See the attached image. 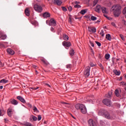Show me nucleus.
<instances>
[{
	"instance_id": "37998d69",
	"label": "nucleus",
	"mask_w": 126,
	"mask_h": 126,
	"mask_svg": "<svg viewBox=\"0 0 126 126\" xmlns=\"http://www.w3.org/2000/svg\"><path fill=\"white\" fill-rule=\"evenodd\" d=\"M66 68L70 69L72 67V65L71 64H67L66 66Z\"/></svg>"
},
{
	"instance_id": "7ed1b4c3",
	"label": "nucleus",
	"mask_w": 126,
	"mask_h": 126,
	"mask_svg": "<svg viewBox=\"0 0 126 126\" xmlns=\"http://www.w3.org/2000/svg\"><path fill=\"white\" fill-rule=\"evenodd\" d=\"M102 103H103L104 105H106L109 107H111L112 106V101L108 98H105L103 99L102 100Z\"/></svg>"
},
{
	"instance_id": "ea45409f",
	"label": "nucleus",
	"mask_w": 126,
	"mask_h": 126,
	"mask_svg": "<svg viewBox=\"0 0 126 126\" xmlns=\"http://www.w3.org/2000/svg\"><path fill=\"white\" fill-rule=\"evenodd\" d=\"M32 118L33 121H36L37 120V118L34 116H32Z\"/></svg>"
},
{
	"instance_id": "4d7b16f0",
	"label": "nucleus",
	"mask_w": 126,
	"mask_h": 126,
	"mask_svg": "<svg viewBox=\"0 0 126 126\" xmlns=\"http://www.w3.org/2000/svg\"><path fill=\"white\" fill-rule=\"evenodd\" d=\"M3 65V64L1 63V62L0 61V67L2 66Z\"/></svg>"
},
{
	"instance_id": "864d4df0",
	"label": "nucleus",
	"mask_w": 126,
	"mask_h": 126,
	"mask_svg": "<svg viewBox=\"0 0 126 126\" xmlns=\"http://www.w3.org/2000/svg\"><path fill=\"white\" fill-rule=\"evenodd\" d=\"M99 66L100 67V68H101V69H103V68H104V67H103V65H102V64L100 63V64H99Z\"/></svg>"
},
{
	"instance_id": "393cba45",
	"label": "nucleus",
	"mask_w": 126,
	"mask_h": 126,
	"mask_svg": "<svg viewBox=\"0 0 126 126\" xmlns=\"http://www.w3.org/2000/svg\"><path fill=\"white\" fill-rule=\"evenodd\" d=\"M32 109H33L34 112H35V113H39V110L37 109V108L35 106H33Z\"/></svg>"
},
{
	"instance_id": "39448f33",
	"label": "nucleus",
	"mask_w": 126,
	"mask_h": 126,
	"mask_svg": "<svg viewBox=\"0 0 126 126\" xmlns=\"http://www.w3.org/2000/svg\"><path fill=\"white\" fill-rule=\"evenodd\" d=\"M34 8L36 11L39 13L41 12L43 10L42 6L37 4L34 5Z\"/></svg>"
},
{
	"instance_id": "09e8293b",
	"label": "nucleus",
	"mask_w": 126,
	"mask_h": 126,
	"mask_svg": "<svg viewBox=\"0 0 126 126\" xmlns=\"http://www.w3.org/2000/svg\"><path fill=\"white\" fill-rule=\"evenodd\" d=\"M123 13L124 14H126V7L123 10Z\"/></svg>"
},
{
	"instance_id": "052dcab7",
	"label": "nucleus",
	"mask_w": 126,
	"mask_h": 126,
	"mask_svg": "<svg viewBox=\"0 0 126 126\" xmlns=\"http://www.w3.org/2000/svg\"><path fill=\"white\" fill-rule=\"evenodd\" d=\"M124 24L126 26V21L124 20Z\"/></svg>"
},
{
	"instance_id": "c85d7f7f",
	"label": "nucleus",
	"mask_w": 126,
	"mask_h": 126,
	"mask_svg": "<svg viewBox=\"0 0 126 126\" xmlns=\"http://www.w3.org/2000/svg\"><path fill=\"white\" fill-rule=\"evenodd\" d=\"M8 82V80H5L4 79H2L0 81V84L2 83L5 84V83H7Z\"/></svg>"
},
{
	"instance_id": "473e14b6",
	"label": "nucleus",
	"mask_w": 126,
	"mask_h": 126,
	"mask_svg": "<svg viewBox=\"0 0 126 126\" xmlns=\"http://www.w3.org/2000/svg\"><path fill=\"white\" fill-rule=\"evenodd\" d=\"M112 94V92H110V93H108V95H106L105 96L108 98H110L111 97Z\"/></svg>"
},
{
	"instance_id": "69168bd1",
	"label": "nucleus",
	"mask_w": 126,
	"mask_h": 126,
	"mask_svg": "<svg viewBox=\"0 0 126 126\" xmlns=\"http://www.w3.org/2000/svg\"><path fill=\"white\" fill-rule=\"evenodd\" d=\"M39 88L38 87H37L36 88H35V90H37Z\"/></svg>"
},
{
	"instance_id": "cd10ccee",
	"label": "nucleus",
	"mask_w": 126,
	"mask_h": 126,
	"mask_svg": "<svg viewBox=\"0 0 126 126\" xmlns=\"http://www.w3.org/2000/svg\"><path fill=\"white\" fill-rule=\"evenodd\" d=\"M86 13H87V10L86 9L81 10V11L80 12V13L82 15H84Z\"/></svg>"
},
{
	"instance_id": "f8f14e48",
	"label": "nucleus",
	"mask_w": 126,
	"mask_h": 126,
	"mask_svg": "<svg viewBox=\"0 0 126 126\" xmlns=\"http://www.w3.org/2000/svg\"><path fill=\"white\" fill-rule=\"evenodd\" d=\"M101 8H102V7H101V5H97L95 8V11H96V12H98V13H100V11L101 10Z\"/></svg>"
},
{
	"instance_id": "412c9836",
	"label": "nucleus",
	"mask_w": 126,
	"mask_h": 126,
	"mask_svg": "<svg viewBox=\"0 0 126 126\" xmlns=\"http://www.w3.org/2000/svg\"><path fill=\"white\" fill-rule=\"evenodd\" d=\"M106 39H107L109 41H111L112 39L111 34H109V33H108V34H106Z\"/></svg>"
},
{
	"instance_id": "1a4fd4ad",
	"label": "nucleus",
	"mask_w": 126,
	"mask_h": 126,
	"mask_svg": "<svg viewBox=\"0 0 126 126\" xmlns=\"http://www.w3.org/2000/svg\"><path fill=\"white\" fill-rule=\"evenodd\" d=\"M88 125L89 126H96V123L92 119H90L88 121Z\"/></svg>"
},
{
	"instance_id": "4be33fe9",
	"label": "nucleus",
	"mask_w": 126,
	"mask_h": 126,
	"mask_svg": "<svg viewBox=\"0 0 126 126\" xmlns=\"http://www.w3.org/2000/svg\"><path fill=\"white\" fill-rule=\"evenodd\" d=\"M113 72L116 75H118V76H119L121 74V72H120V71H118V70H116V69L113 70Z\"/></svg>"
},
{
	"instance_id": "a19ab883",
	"label": "nucleus",
	"mask_w": 126,
	"mask_h": 126,
	"mask_svg": "<svg viewBox=\"0 0 126 126\" xmlns=\"http://www.w3.org/2000/svg\"><path fill=\"white\" fill-rule=\"evenodd\" d=\"M81 7V6L78 4H76L74 5V8H80Z\"/></svg>"
},
{
	"instance_id": "20e7f679",
	"label": "nucleus",
	"mask_w": 126,
	"mask_h": 126,
	"mask_svg": "<svg viewBox=\"0 0 126 126\" xmlns=\"http://www.w3.org/2000/svg\"><path fill=\"white\" fill-rule=\"evenodd\" d=\"M90 70L91 67L90 66H87L86 67L85 70L84 72V75L85 76V77H88L90 75Z\"/></svg>"
},
{
	"instance_id": "13d9d810",
	"label": "nucleus",
	"mask_w": 126,
	"mask_h": 126,
	"mask_svg": "<svg viewBox=\"0 0 126 126\" xmlns=\"http://www.w3.org/2000/svg\"><path fill=\"white\" fill-rule=\"evenodd\" d=\"M30 89H31V90H35V88H30Z\"/></svg>"
},
{
	"instance_id": "774afa93",
	"label": "nucleus",
	"mask_w": 126,
	"mask_h": 126,
	"mask_svg": "<svg viewBox=\"0 0 126 126\" xmlns=\"http://www.w3.org/2000/svg\"><path fill=\"white\" fill-rule=\"evenodd\" d=\"M34 67L35 68H37V66H34Z\"/></svg>"
},
{
	"instance_id": "4c0bfd02",
	"label": "nucleus",
	"mask_w": 126,
	"mask_h": 126,
	"mask_svg": "<svg viewBox=\"0 0 126 126\" xmlns=\"http://www.w3.org/2000/svg\"><path fill=\"white\" fill-rule=\"evenodd\" d=\"M41 61L45 64L47 65L48 64V63L45 60L42 59L41 60Z\"/></svg>"
},
{
	"instance_id": "a878e982",
	"label": "nucleus",
	"mask_w": 126,
	"mask_h": 126,
	"mask_svg": "<svg viewBox=\"0 0 126 126\" xmlns=\"http://www.w3.org/2000/svg\"><path fill=\"white\" fill-rule=\"evenodd\" d=\"M75 52L73 49H71L69 51V55L71 56H73L74 55Z\"/></svg>"
},
{
	"instance_id": "c9c22d12",
	"label": "nucleus",
	"mask_w": 126,
	"mask_h": 126,
	"mask_svg": "<svg viewBox=\"0 0 126 126\" xmlns=\"http://www.w3.org/2000/svg\"><path fill=\"white\" fill-rule=\"evenodd\" d=\"M98 3V0H94L93 2V6H95Z\"/></svg>"
},
{
	"instance_id": "f03ea898",
	"label": "nucleus",
	"mask_w": 126,
	"mask_h": 126,
	"mask_svg": "<svg viewBox=\"0 0 126 126\" xmlns=\"http://www.w3.org/2000/svg\"><path fill=\"white\" fill-rule=\"evenodd\" d=\"M75 109H76V110H80L81 112V113L83 114H85L87 113V109L86 106L82 104H80V103H78L76 104L75 105Z\"/></svg>"
},
{
	"instance_id": "f257e3e1",
	"label": "nucleus",
	"mask_w": 126,
	"mask_h": 126,
	"mask_svg": "<svg viewBox=\"0 0 126 126\" xmlns=\"http://www.w3.org/2000/svg\"><path fill=\"white\" fill-rule=\"evenodd\" d=\"M121 5L119 4L114 5L110 9L111 12H113V14L115 17H118L121 14Z\"/></svg>"
},
{
	"instance_id": "3c124183",
	"label": "nucleus",
	"mask_w": 126,
	"mask_h": 126,
	"mask_svg": "<svg viewBox=\"0 0 126 126\" xmlns=\"http://www.w3.org/2000/svg\"><path fill=\"white\" fill-rule=\"evenodd\" d=\"M51 31L53 32H55V29L53 27H51Z\"/></svg>"
},
{
	"instance_id": "0eeeda50",
	"label": "nucleus",
	"mask_w": 126,
	"mask_h": 126,
	"mask_svg": "<svg viewBox=\"0 0 126 126\" xmlns=\"http://www.w3.org/2000/svg\"><path fill=\"white\" fill-rule=\"evenodd\" d=\"M105 116V117L106 119H108V120H113L114 119V117L111 116L109 113H108L107 111H106V113L104 115Z\"/></svg>"
},
{
	"instance_id": "79ce46f5",
	"label": "nucleus",
	"mask_w": 126,
	"mask_h": 126,
	"mask_svg": "<svg viewBox=\"0 0 126 126\" xmlns=\"http://www.w3.org/2000/svg\"><path fill=\"white\" fill-rule=\"evenodd\" d=\"M62 10H63V11L66 12L67 11V9L64 6H62Z\"/></svg>"
},
{
	"instance_id": "bb28decb",
	"label": "nucleus",
	"mask_w": 126,
	"mask_h": 126,
	"mask_svg": "<svg viewBox=\"0 0 126 126\" xmlns=\"http://www.w3.org/2000/svg\"><path fill=\"white\" fill-rule=\"evenodd\" d=\"M63 39L66 41H67L68 40L69 37L66 34H64V35H63Z\"/></svg>"
},
{
	"instance_id": "5701e85b",
	"label": "nucleus",
	"mask_w": 126,
	"mask_h": 126,
	"mask_svg": "<svg viewBox=\"0 0 126 126\" xmlns=\"http://www.w3.org/2000/svg\"><path fill=\"white\" fill-rule=\"evenodd\" d=\"M25 14H26L27 16H30V11H29V9L28 8H27L25 9Z\"/></svg>"
},
{
	"instance_id": "ddd939ff",
	"label": "nucleus",
	"mask_w": 126,
	"mask_h": 126,
	"mask_svg": "<svg viewBox=\"0 0 126 126\" xmlns=\"http://www.w3.org/2000/svg\"><path fill=\"white\" fill-rule=\"evenodd\" d=\"M10 102L12 104V105H14L15 106H16V105H18V102L14 99H11L10 100Z\"/></svg>"
},
{
	"instance_id": "dca6fc26",
	"label": "nucleus",
	"mask_w": 126,
	"mask_h": 126,
	"mask_svg": "<svg viewBox=\"0 0 126 126\" xmlns=\"http://www.w3.org/2000/svg\"><path fill=\"white\" fill-rule=\"evenodd\" d=\"M101 10L103 13L107 14L108 13V9L105 7H101Z\"/></svg>"
},
{
	"instance_id": "aec40b11",
	"label": "nucleus",
	"mask_w": 126,
	"mask_h": 126,
	"mask_svg": "<svg viewBox=\"0 0 126 126\" xmlns=\"http://www.w3.org/2000/svg\"><path fill=\"white\" fill-rule=\"evenodd\" d=\"M50 17V14L49 12H45L43 13V17L44 18H49Z\"/></svg>"
},
{
	"instance_id": "f3484780",
	"label": "nucleus",
	"mask_w": 126,
	"mask_h": 126,
	"mask_svg": "<svg viewBox=\"0 0 126 126\" xmlns=\"http://www.w3.org/2000/svg\"><path fill=\"white\" fill-rule=\"evenodd\" d=\"M7 52L8 54L10 55H13L14 54V52L13 50H12V49H8L7 50Z\"/></svg>"
},
{
	"instance_id": "2f4dec72",
	"label": "nucleus",
	"mask_w": 126,
	"mask_h": 126,
	"mask_svg": "<svg viewBox=\"0 0 126 126\" xmlns=\"http://www.w3.org/2000/svg\"><path fill=\"white\" fill-rule=\"evenodd\" d=\"M4 111L2 109H0V117L3 116V115H4Z\"/></svg>"
},
{
	"instance_id": "e2e57ef3",
	"label": "nucleus",
	"mask_w": 126,
	"mask_h": 126,
	"mask_svg": "<svg viewBox=\"0 0 126 126\" xmlns=\"http://www.w3.org/2000/svg\"><path fill=\"white\" fill-rule=\"evenodd\" d=\"M104 16L106 18H108V16L106 15H104Z\"/></svg>"
},
{
	"instance_id": "6e6d98bb",
	"label": "nucleus",
	"mask_w": 126,
	"mask_h": 126,
	"mask_svg": "<svg viewBox=\"0 0 126 126\" xmlns=\"http://www.w3.org/2000/svg\"><path fill=\"white\" fill-rule=\"evenodd\" d=\"M101 22L100 20H98L95 22V23H100Z\"/></svg>"
},
{
	"instance_id": "f704fd0d",
	"label": "nucleus",
	"mask_w": 126,
	"mask_h": 126,
	"mask_svg": "<svg viewBox=\"0 0 126 126\" xmlns=\"http://www.w3.org/2000/svg\"><path fill=\"white\" fill-rule=\"evenodd\" d=\"M100 35H101L102 37H104L105 33H104V31L102 30L100 32Z\"/></svg>"
},
{
	"instance_id": "603ef678",
	"label": "nucleus",
	"mask_w": 126,
	"mask_h": 126,
	"mask_svg": "<svg viewBox=\"0 0 126 126\" xmlns=\"http://www.w3.org/2000/svg\"><path fill=\"white\" fill-rule=\"evenodd\" d=\"M90 66L91 67H94V64H93V63H90Z\"/></svg>"
},
{
	"instance_id": "2eb2a0df",
	"label": "nucleus",
	"mask_w": 126,
	"mask_h": 126,
	"mask_svg": "<svg viewBox=\"0 0 126 126\" xmlns=\"http://www.w3.org/2000/svg\"><path fill=\"white\" fill-rule=\"evenodd\" d=\"M106 110H104L103 109H101L98 112V115L99 116H103L104 115L105 113H106Z\"/></svg>"
},
{
	"instance_id": "e433bc0d",
	"label": "nucleus",
	"mask_w": 126,
	"mask_h": 126,
	"mask_svg": "<svg viewBox=\"0 0 126 126\" xmlns=\"http://www.w3.org/2000/svg\"><path fill=\"white\" fill-rule=\"evenodd\" d=\"M120 36L123 41H126V38H125V36L123 35V34H120Z\"/></svg>"
},
{
	"instance_id": "423d86ee",
	"label": "nucleus",
	"mask_w": 126,
	"mask_h": 126,
	"mask_svg": "<svg viewBox=\"0 0 126 126\" xmlns=\"http://www.w3.org/2000/svg\"><path fill=\"white\" fill-rule=\"evenodd\" d=\"M62 45L65 47V48L67 49V47H69L71 46V43L70 41H64L62 42Z\"/></svg>"
},
{
	"instance_id": "de8ad7c7",
	"label": "nucleus",
	"mask_w": 126,
	"mask_h": 126,
	"mask_svg": "<svg viewBox=\"0 0 126 126\" xmlns=\"http://www.w3.org/2000/svg\"><path fill=\"white\" fill-rule=\"evenodd\" d=\"M121 84L122 85H124L125 86V88L126 87V83L124 82H122L121 83Z\"/></svg>"
},
{
	"instance_id": "0e129e2a",
	"label": "nucleus",
	"mask_w": 126,
	"mask_h": 126,
	"mask_svg": "<svg viewBox=\"0 0 126 126\" xmlns=\"http://www.w3.org/2000/svg\"><path fill=\"white\" fill-rule=\"evenodd\" d=\"M2 88H3V86H0V89H2Z\"/></svg>"
},
{
	"instance_id": "680f3d73",
	"label": "nucleus",
	"mask_w": 126,
	"mask_h": 126,
	"mask_svg": "<svg viewBox=\"0 0 126 126\" xmlns=\"http://www.w3.org/2000/svg\"><path fill=\"white\" fill-rule=\"evenodd\" d=\"M78 3H79V2L75 1V4H78Z\"/></svg>"
},
{
	"instance_id": "a18cd8bd",
	"label": "nucleus",
	"mask_w": 126,
	"mask_h": 126,
	"mask_svg": "<svg viewBox=\"0 0 126 126\" xmlns=\"http://www.w3.org/2000/svg\"><path fill=\"white\" fill-rule=\"evenodd\" d=\"M68 10L69 12H71L72 10V7L71 6L68 7Z\"/></svg>"
},
{
	"instance_id": "6e6552de",
	"label": "nucleus",
	"mask_w": 126,
	"mask_h": 126,
	"mask_svg": "<svg viewBox=\"0 0 126 126\" xmlns=\"http://www.w3.org/2000/svg\"><path fill=\"white\" fill-rule=\"evenodd\" d=\"M49 25L50 26H56L57 25L56 21L53 18L51 19L49 23Z\"/></svg>"
},
{
	"instance_id": "4468645a",
	"label": "nucleus",
	"mask_w": 126,
	"mask_h": 126,
	"mask_svg": "<svg viewBox=\"0 0 126 126\" xmlns=\"http://www.w3.org/2000/svg\"><path fill=\"white\" fill-rule=\"evenodd\" d=\"M121 92H122V91H121L120 89H119V90H118V89H116V90L115 91V95H116L117 97H120Z\"/></svg>"
},
{
	"instance_id": "9b49d317",
	"label": "nucleus",
	"mask_w": 126,
	"mask_h": 126,
	"mask_svg": "<svg viewBox=\"0 0 126 126\" xmlns=\"http://www.w3.org/2000/svg\"><path fill=\"white\" fill-rule=\"evenodd\" d=\"M17 98L18 99V100H19V101H20L21 102H22V103H23V104H25L26 103V100L24 99V98L22 97L21 96H18L17 97Z\"/></svg>"
},
{
	"instance_id": "49530a36",
	"label": "nucleus",
	"mask_w": 126,
	"mask_h": 126,
	"mask_svg": "<svg viewBox=\"0 0 126 126\" xmlns=\"http://www.w3.org/2000/svg\"><path fill=\"white\" fill-rule=\"evenodd\" d=\"M61 104H63V105H69V103L63 101L61 102Z\"/></svg>"
},
{
	"instance_id": "bf43d9fd",
	"label": "nucleus",
	"mask_w": 126,
	"mask_h": 126,
	"mask_svg": "<svg viewBox=\"0 0 126 126\" xmlns=\"http://www.w3.org/2000/svg\"><path fill=\"white\" fill-rule=\"evenodd\" d=\"M8 120L6 119H4V122L5 123H7Z\"/></svg>"
},
{
	"instance_id": "c756f323",
	"label": "nucleus",
	"mask_w": 126,
	"mask_h": 126,
	"mask_svg": "<svg viewBox=\"0 0 126 126\" xmlns=\"http://www.w3.org/2000/svg\"><path fill=\"white\" fill-rule=\"evenodd\" d=\"M0 38L2 40H4L5 39H6V35H4V34H1V35H0Z\"/></svg>"
},
{
	"instance_id": "72a5a7b5",
	"label": "nucleus",
	"mask_w": 126,
	"mask_h": 126,
	"mask_svg": "<svg viewBox=\"0 0 126 126\" xmlns=\"http://www.w3.org/2000/svg\"><path fill=\"white\" fill-rule=\"evenodd\" d=\"M110 55L109 54H106L105 56V58L106 60H109L110 59Z\"/></svg>"
},
{
	"instance_id": "c03bdc74",
	"label": "nucleus",
	"mask_w": 126,
	"mask_h": 126,
	"mask_svg": "<svg viewBox=\"0 0 126 126\" xmlns=\"http://www.w3.org/2000/svg\"><path fill=\"white\" fill-rule=\"evenodd\" d=\"M90 43L91 45L93 47H94V42H92V41H90Z\"/></svg>"
},
{
	"instance_id": "b1692460",
	"label": "nucleus",
	"mask_w": 126,
	"mask_h": 126,
	"mask_svg": "<svg viewBox=\"0 0 126 126\" xmlns=\"http://www.w3.org/2000/svg\"><path fill=\"white\" fill-rule=\"evenodd\" d=\"M24 125L25 126H33L31 123L27 122L24 123Z\"/></svg>"
},
{
	"instance_id": "a211bd4d",
	"label": "nucleus",
	"mask_w": 126,
	"mask_h": 126,
	"mask_svg": "<svg viewBox=\"0 0 126 126\" xmlns=\"http://www.w3.org/2000/svg\"><path fill=\"white\" fill-rule=\"evenodd\" d=\"M53 2L58 5H61L62 4V1L60 0H53Z\"/></svg>"
},
{
	"instance_id": "7c9ffc66",
	"label": "nucleus",
	"mask_w": 126,
	"mask_h": 126,
	"mask_svg": "<svg viewBox=\"0 0 126 126\" xmlns=\"http://www.w3.org/2000/svg\"><path fill=\"white\" fill-rule=\"evenodd\" d=\"M91 20L92 21H96V20H97V17H96L94 16H92L91 17Z\"/></svg>"
},
{
	"instance_id": "58836bf2",
	"label": "nucleus",
	"mask_w": 126,
	"mask_h": 126,
	"mask_svg": "<svg viewBox=\"0 0 126 126\" xmlns=\"http://www.w3.org/2000/svg\"><path fill=\"white\" fill-rule=\"evenodd\" d=\"M95 43L97 44V45L99 47L101 46V43L100 42H98V41H95Z\"/></svg>"
},
{
	"instance_id": "8fccbe9b",
	"label": "nucleus",
	"mask_w": 126,
	"mask_h": 126,
	"mask_svg": "<svg viewBox=\"0 0 126 126\" xmlns=\"http://www.w3.org/2000/svg\"><path fill=\"white\" fill-rule=\"evenodd\" d=\"M41 120V115H38V121H40Z\"/></svg>"
},
{
	"instance_id": "9d476101",
	"label": "nucleus",
	"mask_w": 126,
	"mask_h": 126,
	"mask_svg": "<svg viewBox=\"0 0 126 126\" xmlns=\"http://www.w3.org/2000/svg\"><path fill=\"white\" fill-rule=\"evenodd\" d=\"M88 31L90 32L94 33L96 32V29L95 27H88Z\"/></svg>"
},
{
	"instance_id": "5fc2aeb1",
	"label": "nucleus",
	"mask_w": 126,
	"mask_h": 126,
	"mask_svg": "<svg viewBox=\"0 0 126 126\" xmlns=\"http://www.w3.org/2000/svg\"><path fill=\"white\" fill-rule=\"evenodd\" d=\"M69 22H70V23H71L72 22V19H71V17H69Z\"/></svg>"
},
{
	"instance_id": "6ab92c4d",
	"label": "nucleus",
	"mask_w": 126,
	"mask_h": 126,
	"mask_svg": "<svg viewBox=\"0 0 126 126\" xmlns=\"http://www.w3.org/2000/svg\"><path fill=\"white\" fill-rule=\"evenodd\" d=\"M12 112V109L11 108H8L7 110V115L9 117H11V113Z\"/></svg>"
},
{
	"instance_id": "338daca9",
	"label": "nucleus",
	"mask_w": 126,
	"mask_h": 126,
	"mask_svg": "<svg viewBox=\"0 0 126 126\" xmlns=\"http://www.w3.org/2000/svg\"><path fill=\"white\" fill-rule=\"evenodd\" d=\"M46 85H47V86H48L49 87H51L50 85H49L48 84H47Z\"/></svg>"
}]
</instances>
